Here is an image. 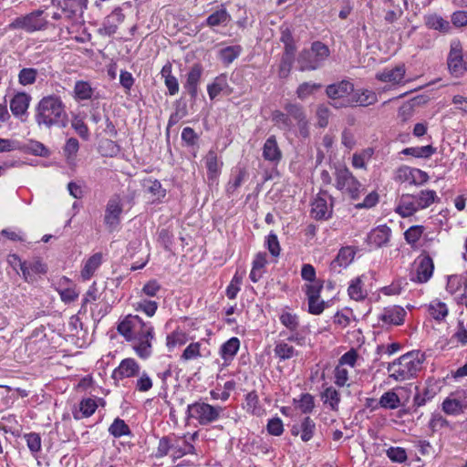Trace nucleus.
<instances>
[{"label":"nucleus","instance_id":"obj_1","mask_svg":"<svg viewBox=\"0 0 467 467\" xmlns=\"http://www.w3.org/2000/svg\"><path fill=\"white\" fill-rule=\"evenodd\" d=\"M66 106L61 98L57 95L43 97L36 109L35 119L39 127L65 126L67 122Z\"/></svg>","mask_w":467,"mask_h":467},{"label":"nucleus","instance_id":"obj_2","mask_svg":"<svg viewBox=\"0 0 467 467\" xmlns=\"http://www.w3.org/2000/svg\"><path fill=\"white\" fill-rule=\"evenodd\" d=\"M438 199L433 190H423L417 194H402L395 211L401 217H409L420 210L428 208Z\"/></svg>","mask_w":467,"mask_h":467},{"label":"nucleus","instance_id":"obj_3","mask_svg":"<svg viewBox=\"0 0 467 467\" xmlns=\"http://www.w3.org/2000/svg\"><path fill=\"white\" fill-rule=\"evenodd\" d=\"M420 367L421 362L418 355L410 352L389 365V377L396 381L408 380L417 374Z\"/></svg>","mask_w":467,"mask_h":467},{"label":"nucleus","instance_id":"obj_4","mask_svg":"<svg viewBox=\"0 0 467 467\" xmlns=\"http://www.w3.org/2000/svg\"><path fill=\"white\" fill-rule=\"evenodd\" d=\"M330 55L329 48L320 41L312 43L310 49L303 50L298 57L301 71L319 68Z\"/></svg>","mask_w":467,"mask_h":467},{"label":"nucleus","instance_id":"obj_5","mask_svg":"<svg viewBox=\"0 0 467 467\" xmlns=\"http://www.w3.org/2000/svg\"><path fill=\"white\" fill-rule=\"evenodd\" d=\"M223 411V407L213 406L203 401H196L187 407L188 418L197 420L202 426L217 421Z\"/></svg>","mask_w":467,"mask_h":467},{"label":"nucleus","instance_id":"obj_6","mask_svg":"<svg viewBox=\"0 0 467 467\" xmlns=\"http://www.w3.org/2000/svg\"><path fill=\"white\" fill-rule=\"evenodd\" d=\"M118 332L128 341H132L143 336L153 335V327L139 316L129 315L118 325Z\"/></svg>","mask_w":467,"mask_h":467},{"label":"nucleus","instance_id":"obj_7","mask_svg":"<svg viewBox=\"0 0 467 467\" xmlns=\"http://www.w3.org/2000/svg\"><path fill=\"white\" fill-rule=\"evenodd\" d=\"M44 11L36 10L25 16H21L14 19L9 25V30L21 29L27 33L42 31L47 29L48 22L43 16Z\"/></svg>","mask_w":467,"mask_h":467},{"label":"nucleus","instance_id":"obj_8","mask_svg":"<svg viewBox=\"0 0 467 467\" xmlns=\"http://www.w3.org/2000/svg\"><path fill=\"white\" fill-rule=\"evenodd\" d=\"M336 187L344 193H348L352 199L359 197L363 191L362 184L345 166L336 168Z\"/></svg>","mask_w":467,"mask_h":467},{"label":"nucleus","instance_id":"obj_9","mask_svg":"<svg viewBox=\"0 0 467 467\" xmlns=\"http://www.w3.org/2000/svg\"><path fill=\"white\" fill-rule=\"evenodd\" d=\"M353 91L354 85L348 80H341L330 84L326 88V94L331 99L330 104L335 109L348 108V105L343 104L348 102L349 97Z\"/></svg>","mask_w":467,"mask_h":467},{"label":"nucleus","instance_id":"obj_10","mask_svg":"<svg viewBox=\"0 0 467 467\" xmlns=\"http://www.w3.org/2000/svg\"><path fill=\"white\" fill-rule=\"evenodd\" d=\"M122 211V203L119 196L115 195L107 202L104 223L110 232L114 231L119 226Z\"/></svg>","mask_w":467,"mask_h":467},{"label":"nucleus","instance_id":"obj_11","mask_svg":"<svg viewBox=\"0 0 467 467\" xmlns=\"http://www.w3.org/2000/svg\"><path fill=\"white\" fill-rule=\"evenodd\" d=\"M285 111L287 112L290 119L296 122L301 136L306 138L309 135L308 121L303 106L297 103H285Z\"/></svg>","mask_w":467,"mask_h":467},{"label":"nucleus","instance_id":"obj_12","mask_svg":"<svg viewBox=\"0 0 467 467\" xmlns=\"http://www.w3.org/2000/svg\"><path fill=\"white\" fill-rule=\"evenodd\" d=\"M434 270V264L430 255H420L416 261L415 275L411 280L416 283L423 284L430 280Z\"/></svg>","mask_w":467,"mask_h":467},{"label":"nucleus","instance_id":"obj_13","mask_svg":"<svg viewBox=\"0 0 467 467\" xmlns=\"http://www.w3.org/2000/svg\"><path fill=\"white\" fill-rule=\"evenodd\" d=\"M448 67L455 77H459L464 71L462 49L459 42L451 43L448 56Z\"/></svg>","mask_w":467,"mask_h":467},{"label":"nucleus","instance_id":"obj_14","mask_svg":"<svg viewBox=\"0 0 467 467\" xmlns=\"http://www.w3.org/2000/svg\"><path fill=\"white\" fill-rule=\"evenodd\" d=\"M125 16L119 8L112 11L105 19L99 33L102 36H110L114 35L119 26L124 21Z\"/></svg>","mask_w":467,"mask_h":467},{"label":"nucleus","instance_id":"obj_15","mask_svg":"<svg viewBox=\"0 0 467 467\" xmlns=\"http://www.w3.org/2000/svg\"><path fill=\"white\" fill-rule=\"evenodd\" d=\"M377 100L378 97L374 91L369 89H357L351 93L349 100L346 105H348V107H368L375 104Z\"/></svg>","mask_w":467,"mask_h":467},{"label":"nucleus","instance_id":"obj_16","mask_svg":"<svg viewBox=\"0 0 467 467\" xmlns=\"http://www.w3.org/2000/svg\"><path fill=\"white\" fill-rule=\"evenodd\" d=\"M140 365L133 358L123 359L113 371L112 377L119 380L124 378H131L139 374Z\"/></svg>","mask_w":467,"mask_h":467},{"label":"nucleus","instance_id":"obj_17","mask_svg":"<svg viewBox=\"0 0 467 467\" xmlns=\"http://www.w3.org/2000/svg\"><path fill=\"white\" fill-rule=\"evenodd\" d=\"M355 251L350 246L342 247L337 257L330 264V270L340 273L342 268L347 267L354 259Z\"/></svg>","mask_w":467,"mask_h":467},{"label":"nucleus","instance_id":"obj_18","mask_svg":"<svg viewBox=\"0 0 467 467\" xmlns=\"http://www.w3.org/2000/svg\"><path fill=\"white\" fill-rule=\"evenodd\" d=\"M406 69L404 65H399L392 68H385L377 74V79L382 82L400 84L405 77Z\"/></svg>","mask_w":467,"mask_h":467},{"label":"nucleus","instance_id":"obj_19","mask_svg":"<svg viewBox=\"0 0 467 467\" xmlns=\"http://www.w3.org/2000/svg\"><path fill=\"white\" fill-rule=\"evenodd\" d=\"M31 101V96L26 92L16 93L10 100V109L14 116L21 117L28 109Z\"/></svg>","mask_w":467,"mask_h":467},{"label":"nucleus","instance_id":"obj_20","mask_svg":"<svg viewBox=\"0 0 467 467\" xmlns=\"http://www.w3.org/2000/svg\"><path fill=\"white\" fill-rule=\"evenodd\" d=\"M202 74V67L200 64L193 65L187 74V80L184 88L192 99H195L198 92V84Z\"/></svg>","mask_w":467,"mask_h":467},{"label":"nucleus","instance_id":"obj_21","mask_svg":"<svg viewBox=\"0 0 467 467\" xmlns=\"http://www.w3.org/2000/svg\"><path fill=\"white\" fill-rule=\"evenodd\" d=\"M204 164L207 169L209 181H214L220 174L223 162L219 160L217 153L211 150L204 157Z\"/></svg>","mask_w":467,"mask_h":467},{"label":"nucleus","instance_id":"obj_22","mask_svg":"<svg viewBox=\"0 0 467 467\" xmlns=\"http://www.w3.org/2000/svg\"><path fill=\"white\" fill-rule=\"evenodd\" d=\"M331 206L325 198L317 196L311 204V215L317 220H327L331 216Z\"/></svg>","mask_w":467,"mask_h":467},{"label":"nucleus","instance_id":"obj_23","mask_svg":"<svg viewBox=\"0 0 467 467\" xmlns=\"http://www.w3.org/2000/svg\"><path fill=\"white\" fill-rule=\"evenodd\" d=\"M391 230L387 225H379L373 229L368 234V241L376 247H381L389 241Z\"/></svg>","mask_w":467,"mask_h":467},{"label":"nucleus","instance_id":"obj_24","mask_svg":"<svg viewBox=\"0 0 467 467\" xmlns=\"http://www.w3.org/2000/svg\"><path fill=\"white\" fill-rule=\"evenodd\" d=\"M316 424L312 419L309 417H306L301 422L299 427L294 426L292 429L293 435H298L300 433V438L303 441L306 442L310 441L315 433Z\"/></svg>","mask_w":467,"mask_h":467},{"label":"nucleus","instance_id":"obj_25","mask_svg":"<svg viewBox=\"0 0 467 467\" xmlns=\"http://www.w3.org/2000/svg\"><path fill=\"white\" fill-rule=\"evenodd\" d=\"M154 335H150L132 339L134 341L133 349L140 358L146 359L151 355V341Z\"/></svg>","mask_w":467,"mask_h":467},{"label":"nucleus","instance_id":"obj_26","mask_svg":"<svg viewBox=\"0 0 467 467\" xmlns=\"http://www.w3.org/2000/svg\"><path fill=\"white\" fill-rule=\"evenodd\" d=\"M263 156L266 161H278L281 159V150L275 136H270L265 142Z\"/></svg>","mask_w":467,"mask_h":467},{"label":"nucleus","instance_id":"obj_27","mask_svg":"<svg viewBox=\"0 0 467 467\" xmlns=\"http://www.w3.org/2000/svg\"><path fill=\"white\" fill-rule=\"evenodd\" d=\"M405 311L400 306L386 309L381 315V320L386 324L401 325L404 321Z\"/></svg>","mask_w":467,"mask_h":467},{"label":"nucleus","instance_id":"obj_28","mask_svg":"<svg viewBox=\"0 0 467 467\" xmlns=\"http://www.w3.org/2000/svg\"><path fill=\"white\" fill-rule=\"evenodd\" d=\"M102 263V254L96 253L91 255L83 269L81 270V277L84 280H89L91 276L94 275L96 270L99 267Z\"/></svg>","mask_w":467,"mask_h":467},{"label":"nucleus","instance_id":"obj_29","mask_svg":"<svg viewBox=\"0 0 467 467\" xmlns=\"http://www.w3.org/2000/svg\"><path fill=\"white\" fill-rule=\"evenodd\" d=\"M425 25L428 28L447 33L450 28V23L437 14H431L424 17Z\"/></svg>","mask_w":467,"mask_h":467},{"label":"nucleus","instance_id":"obj_30","mask_svg":"<svg viewBox=\"0 0 467 467\" xmlns=\"http://www.w3.org/2000/svg\"><path fill=\"white\" fill-rule=\"evenodd\" d=\"M272 121L275 126L285 131H290L294 128V123L286 111L274 110L272 113Z\"/></svg>","mask_w":467,"mask_h":467},{"label":"nucleus","instance_id":"obj_31","mask_svg":"<svg viewBox=\"0 0 467 467\" xmlns=\"http://www.w3.org/2000/svg\"><path fill=\"white\" fill-rule=\"evenodd\" d=\"M87 6V0H63L61 4L62 11L67 13V16L81 13Z\"/></svg>","mask_w":467,"mask_h":467},{"label":"nucleus","instance_id":"obj_32","mask_svg":"<svg viewBox=\"0 0 467 467\" xmlns=\"http://www.w3.org/2000/svg\"><path fill=\"white\" fill-rule=\"evenodd\" d=\"M348 293L350 298L356 301L363 300L367 296V292L363 289L361 277H356L351 281Z\"/></svg>","mask_w":467,"mask_h":467},{"label":"nucleus","instance_id":"obj_33","mask_svg":"<svg viewBox=\"0 0 467 467\" xmlns=\"http://www.w3.org/2000/svg\"><path fill=\"white\" fill-rule=\"evenodd\" d=\"M240 347V341L237 337H232L221 347L220 353L224 360L233 358Z\"/></svg>","mask_w":467,"mask_h":467},{"label":"nucleus","instance_id":"obj_34","mask_svg":"<svg viewBox=\"0 0 467 467\" xmlns=\"http://www.w3.org/2000/svg\"><path fill=\"white\" fill-rule=\"evenodd\" d=\"M379 403L381 408L396 410L400 406V400L394 391L389 390L380 397Z\"/></svg>","mask_w":467,"mask_h":467},{"label":"nucleus","instance_id":"obj_35","mask_svg":"<svg viewBox=\"0 0 467 467\" xmlns=\"http://www.w3.org/2000/svg\"><path fill=\"white\" fill-rule=\"evenodd\" d=\"M400 172H402L407 178H410V183L423 184L429 180L428 174L419 169L404 168L400 169Z\"/></svg>","mask_w":467,"mask_h":467},{"label":"nucleus","instance_id":"obj_36","mask_svg":"<svg viewBox=\"0 0 467 467\" xmlns=\"http://www.w3.org/2000/svg\"><path fill=\"white\" fill-rule=\"evenodd\" d=\"M241 52L242 47L240 46H229L220 50L219 57L223 64L229 65L239 57Z\"/></svg>","mask_w":467,"mask_h":467},{"label":"nucleus","instance_id":"obj_37","mask_svg":"<svg viewBox=\"0 0 467 467\" xmlns=\"http://www.w3.org/2000/svg\"><path fill=\"white\" fill-rule=\"evenodd\" d=\"M321 87V84L318 83L304 82L297 87L296 93L299 99L305 100L320 89Z\"/></svg>","mask_w":467,"mask_h":467},{"label":"nucleus","instance_id":"obj_38","mask_svg":"<svg viewBox=\"0 0 467 467\" xmlns=\"http://www.w3.org/2000/svg\"><path fill=\"white\" fill-rule=\"evenodd\" d=\"M435 148L431 145L421 146V147H410L406 148L402 150L405 155H411L416 158H428L435 152Z\"/></svg>","mask_w":467,"mask_h":467},{"label":"nucleus","instance_id":"obj_39","mask_svg":"<svg viewBox=\"0 0 467 467\" xmlns=\"http://www.w3.org/2000/svg\"><path fill=\"white\" fill-rule=\"evenodd\" d=\"M37 75V69L24 67L18 73V82L22 86L33 85L36 81Z\"/></svg>","mask_w":467,"mask_h":467},{"label":"nucleus","instance_id":"obj_40","mask_svg":"<svg viewBox=\"0 0 467 467\" xmlns=\"http://www.w3.org/2000/svg\"><path fill=\"white\" fill-rule=\"evenodd\" d=\"M322 399L324 400V403L328 404L333 410H337L340 402V395L336 389L333 387L327 388L322 394Z\"/></svg>","mask_w":467,"mask_h":467},{"label":"nucleus","instance_id":"obj_41","mask_svg":"<svg viewBox=\"0 0 467 467\" xmlns=\"http://www.w3.org/2000/svg\"><path fill=\"white\" fill-rule=\"evenodd\" d=\"M74 93L77 99L86 100L92 97L93 89L88 82L77 81L74 87Z\"/></svg>","mask_w":467,"mask_h":467},{"label":"nucleus","instance_id":"obj_42","mask_svg":"<svg viewBox=\"0 0 467 467\" xmlns=\"http://www.w3.org/2000/svg\"><path fill=\"white\" fill-rule=\"evenodd\" d=\"M430 315L436 320H443L448 315V307L445 303L433 301L429 306Z\"/></svg>","mask_w":467,"mask_h":467},{"label":"nucleus","instance_id":"obj_43","mask_svg":"<svg viewBox=\"0 0 467 467\" xmlns=\"http://www.w3.org/2000/svg\"><path fill=\"white\" fill-rule=\"evenodd\" d=\"M442 410L446 414L457 415L463 411V406L459 400L448 397L442 402Z\"/></svg>","mask_w":467,"mask_h":467},{"label":"nucleus","instance_id":"obj_44","mask_svg":"<svg viewBox=\"0 0 467 467\" xmlns=\"http://www.w3.org/2000/svg\"><path fill=\"white\" fill-rule=\"evenodd\" d=\"M229 14L225 8L215 11L211 14L206 20V23L210 26H215L226 23L229 20Z\"/></svg>","mask_w":467,"mask_h":467},{"label":"nucleus","instance_id":"obj_45","mask_svg":"<svg viewBox=\"0 0 467 467\" xmlns=\"http://www.w3.org/2000/svg\"><path fill=\"white\" fill-rule=\"evenodd\" d=\"M8 263L15 269L19 268L22 272L23 277L26 281L30 279V271L26 268V261H22L21 258L16 254H10L8 256Z\"/></svg>","mask_w":467,"mask_h":467},{"label":"nucleus","instance_id":"obj_46","mask_svg":"<svg viewBox=\"0 0 467 467\" xmlns=\"http://www.w3.org/2000/svg\"><path fill=\"white\" fill-rule=\"evenodd\" d=\"M144 187L147 192L152 194L156 199L163 198L166 194V191L162 189L161 184L157 180H147L144 182Z\"/></svg>","mask_w":467,"mask_h":467},{"label":"nucleus","instance_id":"obj_47","mask_svg":"<svg viewBox=\"0 0 467 467\" xmlns=\"http://www.w3.org/2000/svg\"><path fill=\"white\" fill-rule=\"evenodd\" d=\"M109 431L116 438L127 435L130 433V428L123 420L116 419L109 426Z\"/></svg>","mask_w":467,"mask_h":467},{"label":"nucleus","instance_id":"obj_48","mask_svg":"<svg viewBox=\"0 0 467 467\" xmlns=\"http://www.w3.org/2000/svg\"><path fill=\"white\" fill-rule=\"evenodd\" d=\"M296 408H298L303 413H309L315 407L314 397L309 393L301 395L299 400H295Z\"/></svg>","mask_w":467,"mask_h":467},{"label":"nucleus","instance_id":"obj_49","mask_svg":"<svg viewBox=\"0 0 467 467\" xmlns=\"http://www.w3.org/2000/svg\"><path fill=\"white\" fill-rule=\"evenodd\" d=\"M275 354L280 359L285 360L293 358L296 355V350L292 346L285 342H280L276 344L275 348Z\"/></svg>","mask_w":467,"mask_h":467},{"label":"nucleus","instance_id":"obj_50","mask_svg":"<svg viewBox=\"0 0 467 467\" xmlns=\"http://www.w3.org/2000/svg\"><path fill=\"white\" fill-rule=\"evenodd\" d=\"M424 227L421 225L410 226L405 233L404 237L408 244H415L421 237Z\"/></svg>","mask_w":467,"mask_h":467},{"label":"nucleus","instance_id":"obj_51","mask_svg":"<svg viewBox=\"0 0 467 467\" xmlns=\"http://www.w3.org/2000/svg\"><path fill=\"white\" fill-rule=\"evenodd\" d=\"M323 289V281L317 280L314 283L306 285L305 292L307 296V301H313V299H317L320 297V293Z\"/></svg>","mask_w":467,"mask_h":467},{"label":"nucleus","instance_id":"obj_52","mask_svg":"<svg viewBox=\"0 0 467 467\" xmlns=\"http://www.w3.org/2000/svg\"><path fill=\"white\" fill-rule=\"evenodd\" d=\"M386 454L394 462L402 463L408 459L405 449L401 447H390L387 450Z\"/></svg>","mask_w":467,"mask_h":467},{"label":"nucleus","instance_id":"obj_53","mask_svg":"<svg viewBox=\"0 0 467 467\" xmlns=\"http://www.w3.org/2000/svg\"><path fill=\"white\" fill-rule=\"evenodd\" d=\"M349 369L346 367L337 365L334 370L335 384L338 387L348 385Z\"/></svg>","mask_w":467,"mask_h":467},{"label":"nucleus","instance_id":"obj_54","mask_svg":"<svg viewBox=\"0 0 467 467\" xmlns=\"http://www.w3.org/2000/svg\"><path fill=\"white\" fill-rule=\"evenodd\" d=\"M158 308V303L153 300L141 299L137 303L136 310L144 312L148 317H152Z\"/></svg>","mask_w":467,"mask_h":467},{"label":"nucleus","instance_id":"obj_55","mask_svg":"<svg viewBox=\"0 0 467 467\" xmlns=\"http://www.w3.org/2000/svg\"><path fill=\"white\" fill-rule=\"evenodd\" d=\"M188 341L187 335L183 332L175 331L167 337V346L169 348L182 346Z\"/></svg>","mask_w":467,"mask_h":467},{"label":"nucleus","instance_id":"obj_56","mask_svg":"<svg viewBox=\"0 0 467 467\" xmlns=\"http://www.w3.org/2000/svg\"><path fill=\"white\" fill-rule=\"evenodd\" d=\"M280 322L290 331H296L299 326L296 315H293L289 312L282 313Z\"/></svg>","mask_w":467,"mask_h":467},{"label":"nucleus","instance_id":"obj_57","mask_svg":"<svg viewBox=\"0 0 467 467\" xmlns=\"http://www.w3.org/2000/svg\"><path fill=\"white\" fill-rule=\"evenodd\" d=\"M98 408V404L94 399L87 398L81 400L79 404V410L82 413L83 417L91 416L96 409Z\"/></svg>","mask_w":467,"mask_h":467},{"label":"nucleus","instance_id":"obj_58","mask_svg":"<svg viewBox=\"0 0 467 467\" xmlns=\"http://www.w3.org/2000/svg\"><path fill=\"white\" fill-rule=\"evenodd\" d=\"M330 115L331 111L328 107L325 105H319L317 109V119L318 127L326 128L328 125Z\"/></svg>","mask_w":467,"mask_h":467},{"label":"nucleus","instance_id":"obj_59","mask_svg":"<svg viewBox=\"0 0 467 467\" xmlns=\"http://www.w3.org/2000/svg\"><path fill=\"white\" fill-rule=\"evenodd\" d=\"M246 176V171L244 169L239 170L238 173L232 179L227 185V192L234 193L236 190L242 185L244 178Z\"/></svg>","mask_w":467,"mask_h":467},{"label":"nucleus","instance_id":"obj_60","mask_svg":"<svg viewBox=\"0 0 467 467\" xmlns=\"http://www.w3.org/2000/svg\"><path fill=\"white\" fill-rule=\"evenodd\" d=\"M200 347L201 344L199 342L191 343L182 352V359L190 360L200 357Z\"/></svg>","mask_w":467,"mask_h":467},{"label":"nucleus","instance_id":"obj_61","mask_svg":"<svg viewBox=\"0 0 467 467\" xmlns=\"http://www.w3.org/2000/svg\"><path fill=\"white\" fill-rule=\"evenodd\" d=\"M175 446L171 444L168 437H162L160 441L156 451V457L161 458L167 455L170 451H174Z\"/></svg>","mask_w":467,"mask_h":467},{"label":"nucleus","instance_id":"obj_62","mask_svg":"<svg viewBox=\"0 0 467 467\" xmlns=\"http://www.w3.org/2000/svg\"><path fill=\"white\" fill-rule=\"evenodd\" d=\"M27 446L32 452H37L41 449V438L39 434L31 432L25 435Z\"/></svg>","mask_w":467,"mask_h":467},{"label":"nucleus","instance_id":"obj_63","mask_svg":"<svg viewBox=\"0 0 467 467\" xmlns=\"http://www.w3.org/2000/svg\"><path fill=\"white\" fill-rule=\"evenodd\" d=\"M371 156L370 150L361 153H355L352 157V165L357 169H366V161Z\"/></svg>","mask_w":467,"mask_h":467},{"label":"nucleus","instance_id":"obj_64","mask_svg":"<svg viewBox=\"0 0 467 467\" xmlns=\"http://www.w3.org/2000/svg\"><path fill=\"white\" fill-rule=\"evenodd\" d=\"M71 126L82 139H88L89 133L88 126L81 119L75 118L71 122Z\"/></svg>","mask_w":467,"mask_h":467}]
</instances>
